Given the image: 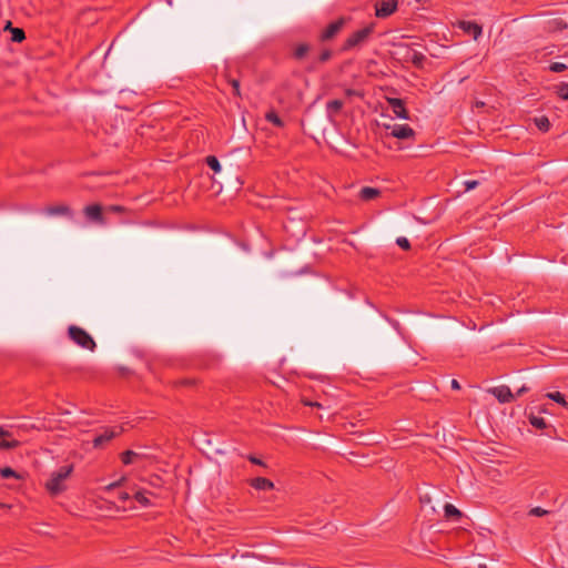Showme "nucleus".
<instances>
[{
  "label": "nucleus",
  "instance_id": "nucleus-3",
  "mask_svg": "<svg viewBox=\"0 0 568 568\" xmlns=\"http://www.w3.org/2000/svg\"><path fill=\"white\" fill-rule=\"evenodd\" d=\"M68 334L69 337L79 346L85 349L94 351L97 344L92 336L83 328L71 325L68 329Z\"/></svg>",
  "mask_w": 568,
  "mask_h": 568
},
{
  "label": "nucleus",
  "instance_id": "nucleus-37",
  "mask_svg": "<svg viewBox=\"0 0 568 568\" xmlns=\"http://www.w3.org/2000/svg\"><path fill=\"white\" fill-rule=\"evenodd\" d=\"M247 459H248L252 464H255V465H258V466H263V467H265V466H266L262 459H260V458H257V457H255V456H253V455H250V456L247 457Z\"/></svg>",
  "mask_w": 568,
  "mask_h": 568
},
{
  "label": "nucleus",
  "instance_id": "nucleus-10",
  "mask_svg": "<svg viewBox=\"0 0 568 568\" xmlns=\"http://www.w3.org/2000/svg\"><path fill=\"white\" fill-rule=\"evenodd\" d=\"M490 393L498 399L499 403H511L515 399V395L510 388L506 385L497 386L490 389Z\"/></svg>",
  "mask_w": 568,
  "mask_h": 568
},
{
  "label": "nucleus",
  "instance_id": "nucleus-29",
  "mask_svg": "<svg viewBox=\"0 0 568 568\" xmlns=\"http://www.w3.org/2000/svg\"><path fill=\"white\" fill-rule=\"evenodd\" d=\"M0 475L2 478H11V477L19 478L20 477L18 475V473L14 469H12L11 467H2L0 469Z\"/></svg>",
  "mask_w": 568,
  "mask_h": 568
},
{
  "label": "nucleus",
  "instance_id": "nucleus-15",
  "mask_svg": "<svg viewBox=\"0 0 568 568\" xmlns=\"http://www.w3.org/2000/svg\"><path fill=\"white\" fill-rule=\"evenodd\" d=\"M406 59L418 69H422L424 67V62L426 61V57L422 52L415 50H409L407 52Z\"/></svg>",
  "mask_w": 568,
  "mask_h": 568
},
{
  "label": "nucleus",
  "instance_id": "nucleus-20",
  "mask_svg": "<svg viewBox=\"0 0 568 568\" xmlns=\"http://www.w3.org/2000/svg\"><path fill=\"white\" fill-rule=\"evenodd\" d=\"M344 105V102L342 100H332L328 101L326 104V111L329 118L338 113Z\"/></svg>",
  "mask_w": 568,
  "mask_h": 568
},
{
  "label": "nucleus",
  "instance_id": "nucleus-35",
  "mask_svg": "<svg viewBox=\"0 0 568 568\" xmlns=\"http://www.w3.org/2000/svg\"><path fill=\"white\" fill-rule=\"evenodd\" d=\"M230 84L232 85V89H233V94L236 95V97H241V92H240V81L236 80V79H231L230 81Z\"/></svg>",
  "mask_w": 568,
  "mask_h": 568
},
{
  "label": "nucleus",
  "instance_id": "nucleus-26",
  "mask_svg": "<svg viewBox=\"0 0 568 568\" xmlns=\"http://www.w3.org/2000/svg\"><path fill=\"white\" fill-rule=\"evenodd\" d=\"M140 455L133 450H125L121 454V462L124 465H130L138 458Z\"/></svg>",
  "mask_w": 568,
  "mask_h": 568
},
{
  "label": "nucleus",
  "instance_id": "nucleus-23",
  "mask_svg": "<svg viewBox=\"0 0 568 568\" xmlns=\"http://www.w3.org/2000/svg\"><path fill=\"white\" fill-rule=\"evenodd\" d=\"M205 163L214 173H219L222 170L220 161L215 155L206 156Z\"/></svg>",
  "mask_w": 568,
  "mask_h": 568
},
{
  "label": "nucleus",
  "instance_id": "nucleus-17",
  "mask_svg": "<svg viewBox=\"0 0 568 568\" xmlns=\"http://www.w3.org/2000/svg\"><path fill=\"white\" fill-rule=\"evenodd\" d=\"M379 194H381V191L378 189L371 187V186H364L359 192V196L364 201H372V200L376 199L377 196H379Z\"/></svg>",
  "mask_w": 568,
  "mask_h": 568
},
{
  "label": "nucleus",
  "instance_id": "nucleus-42",
  "mask_svg": "<svg viewBox=\"0 0 568 568\" xmlns=\"http://www.w3.org/2000/svg\"><path fill=\"white\" fill-rule=\"evenodd\" d=\"M111 210L114 211V212H121L123 210L122 206H118V205H113L111 206Z\"/></svg>",
  "mask_w": 568,
  "mask_h": 568
},
{
  "label": "nucleus",
  "instance_id": "nucleus-8",
  "mask_svg": "<svg viewBox=\"0 0 568 568\" xmlns=\"http://www.w3.org/2000/svg\"><path fill=\"white\" fill-rule=\"evenodd\" d=\"M387 102L397 118L409 120V112L406 109L404 100L399 98H387Z\"/></svg>",
  "mask_w": 568,
  "mask_h": 568
},
{
  "label": "nucleus",
  "instance_id": "nucleus-12",
  "mask_svg": "<svg viewBox=\"0 0 568 568\" xmlns=\"http://www.w3.org/2000/svg\"><path fill=\"white\" fill-rule=\"evenodd\" d=\"M12 434L0 426V449H14L20 446V442L10 438Z\"/></svg>",
  "mask_w": 568,
  "mask_h": 568
},
{
  "label": "nucleus",
  "instance_id": "nucleus-34",
  "mask_svg": "<svg viewBox=\"0 0 568 568\" xmlns=\"http://www.w3.org/2000/svg\"><path fill=\"white\" fill-rule=\"evenodd\" d=\"M396 244H397L400 248H403V250H405V251H408V250L410 248V243H409V241H408L406 237H403V236H402V237H398V239L396 240Z\"/></svg>",
  "mask_w": 568,
  "mask_h": 568
},
{
  "label": "nucleus",
  "instance_id": "nucleus-5",
  "mask_svg": "<svg viewBox=\"0 0 568 568\" xmlns=\"http://www.w3.org/2000/svg\"><path fill=\"white\" fill-rule=\"evenodd\" d=\"M124 432L122 426L104 427L102 433L97 435L93 439L94 448H102L113 438L120 436Z\"/></svg>",
  "mask_w": 568,
  "mask_h": 568
},
{
  "label": "nucleus",
  "instance_id": "nucleus-43",
  "mask_svg": "<svg viewBox=\"0 0 568 568\" xmlns=\"http://www.w3.org/2000/svg\"><path fill=\"white\" fill-rule=\"evenodd\" d=\"M484 105H485V103H484L483 101H477V102L475 103V106H476V108H483Z\"/></svg>",
  "mask_w": 568,
  "mask_h": 568
},
{
  "label": "nucleus",
  "instance_id": "nucleus-14",
  "mask_svg": "<svg viewBox=\"0 0 568 568\" xmlns=\"http://www.w3.org/2000/svg\"><path fill=\"white\" fill-rule=\"evenodd\" d=\"M251 487L257 490H272L274 483L265 477H255L248 480Z\"/></svg>",
  "mask_w": 568,
  "mask_h": 568
},
{
  "label": "nucleus",
  "instance_id": "nucleus-2",
  "mask_svg": "<svg viewBox=\"0 0 568 568\" xmlns=\"http://www.w3.org/2000/svg\"><path fill=\"white\" fill-rule=\"evenodd\" d=\"M375 30V23H369L363 29H359L355 32H353L342 44L341 50L342 51H349L355 48H358L363 45L365 42L368 41L371 36L374 33Z\"/></svg>",
  "mask_w": 568,
  "mask_h": 568
},
{
  "label": "nucleus",
  "instance_id": "nucleus-22",
  "mask_svg": "<svg viewBox=\"0 0 568 568\" xmlns=\"http://www.w3.org/2000/svg\"><path fill=\"white\" fill-rule=\"evenodd\" d=\"M310 49H311L310 44H307V43H300L295 48L293 55H294V58L296 60H302L303 58L306 57V54L308 53Z\"/></svg>",
  "mask_w": 568,
  "mask_h": 568
},
{
  "label": "nucleus",
  "instance_id": "nucleus-40",
  "mask_svg": "<svg viewBox=\"0 0 568 568\" xmlns=\"http://www.w3.org/2000/svg\"><path fill=\"white\" fill-rule=\"evenodd\" d=\"M452 388L453 389H460V384L458 383L457 379H452Z\"/></svg>",
  "mask_w": 568,
  "mask_h": 568
},
{
  "label": "nucleus",
  "instance_id": "nucleus-27",
  "mask_svg": "<svg viewBox=\"0 0 568 568\" xmlns=\"http://www.w3.org/2000/svg\"><path fill=\"white\" fill-rule=\"evenodd\" d=\"M547 397L554 402H556L557 404L561 405V406H567V402L565 399V396L564 394H561L560 392H552V393H548L547 394Z\"/></svg>",
  "mask_w": 568,
  "mask_h": 568
},
{
  "label": "nucleus",
  "instance_id": "nucleus-32",
  "mask_svg": "<svg viewBox=\"0 0 568 568\" xmlns=\"http://www.w3.org/2000/svg\"><path fill=\"white\" fill-rule=\"evenodd\" d=\"M557 93L562 100H568V83H561Z\"/></svg>",
  "mask_w": 568,
  "mask_h": 568
},
{
  "label": "nucleus",
  "instance_id": "nucleus-41",
  "mask_svg": "<svg viewBox=\"0 0 568 568\" xmlns=\"http://www.w3.org/2000/svg\"><path fill=\"white\" fill-rule=\"evenodd\" d=\"M304 404L307 405V406L321 407V404L316 403V402L315 403H313V402H305Z\"/></svg>",
  "mask_w": 568,
  "mask_h": 568
},
{
  "label": "nucleus",
  "instance_id": "nucleus-7",
  "mask_svg": "<svg viewBox=\"0 0 568 568\" xmlns=\"http://www.w3.org/2000/svg\"><path fill=\"white\" fill-rule=\"evenodd\" d=\"M397 0H379L375 4V16L385 19L397 10Z\"/></svg>",
  "mask_w": 568,
  "mask_h": 568
},
{
  "label": "nucleus",
  "instance_id": "nucleus-16",
  "mask_svg": "<svg viewBox=\"0 0 568 568\" xmlns=\"http://www.w3.org/2000/svg\"><path fill=\"white\" fill-rule=\"evenodd\" d=\"M567 28H568V24L566 21H564L560 18H555V19H551L548 21L547 30L549 32H558V31H562Z\"/></svg>",
  "mask_w": 568,
  "mask_h": 568
},
{
  "label": "nucleus",
  "instance_id": "nucleus-13",
  "mask_svg": "<svg viewBox=\"0 0 568 568\" xmlns=\"http://www.w3.org/2000/svg\"><path fill=\"white\" fill-rule=\"evenodd\" d=\"M85 216L97 223L103 222L102 206L99 204H91L84 207Z\"/></svg>",
  "mask_w": 568,
  "mask_h": 568
},
{
  "label": "nucleus",
  "instance_id": "nucleus-28",
  "mask_svg": "<svg viewBox=\"0 0 568 568\" xmlns=\"http://www.w3.org/2000/svg\"><path fill=\"white\" fill-rule=\"evenodd\" d=\"M134 499L142 506L146 507L151 505L150 499L145 496L144 491H136L134 494Z\"/></svg>",
  "mask_w": 568,
  "mask_h": 568
},
{
  "label": "nucleus",
  "instance_id": "nucleus-19",
  "mask_svg": "<svg viewBox=\"0 0 568 568\" xmlns=\"http://www.w3.org/2000/svg\"><path fill=\"white\" fill-rule=\"evenodd\" d=\"M265 120L272 123L276 128H284V121L278 116L274 109H271L265 113Z\"/></svg>",
  "mask_w": 568,
  "mask_h": 568
},
{
  "label": "nucleus",
  "instance_id": "nucleus-4",
  "mask_svg": "<svg viewBox=\"0 0 568 568\" xmlns=\"http://www.w3.org/2000/svg\"><path fill=\"white\" fill-rule=\"evenodd\" d=\"M349 18L341 17L337 20L331 22L318 36L321 42H327L333 40L348 22Z\"/></svg>",
  "mask_w": 568,
  "mask_h": 568
},
{
  "label": "nucleus",
  "instance_id": "nucleus-6",
  "mask_svg": "<svg viewBox=\"0 0 568 568\" xmlns=\"http://www.w3.org/2000/svg\"><path fill=\"white\" fill-rule=\"evenodd\" d=\"M385 129L390 130L388 134L398 140H408L415 138V131L408 124L385 125Z\"/></svg>",
  "mask_w": 568,
  "mask_h": 568
},
{
  "label": "nucleus",
  "instance_id": "nucleus-31",
  "mask_svg": "<svg viewBox=\"0 0 568 568\" xmlns=\"http://www.w3.org/2000/svg\"><path fill=\"white\" fill-rule=\"evenodd\" d=\"M332 55H333L332 50H329V49H324V50L321 52V54L318 55L317 61H318V63H325V62H327L328 60H331Z\"/></svg>",
  "mask_w": 568,
  "mask_h": 568
},
{
  "label": "nucleus",
  "instance_id": "nucleus-24",
  "mask_svg": "<svg viewBox=\"0 0 568 568\" xmlns=\"http://www.w3.org/2000/svg\"><path fill=\"white\" fill-rule=\"evenodd\" d=\"M535 124L542 132H547L550 129V121L545 115L535 118Z\"/></svg>",
  "mask_w": 568,
  "mask_h": 568
},
{
  "label": "nucleus",
  "instance_id": "nucleus-30",
  "mask_svg": "<svg viewBox=\"0 0 568 568\" xmlns=\"http://www.w3.org/2000/svg\"><path fill=\"white\" fill-rule=\"evenodd\" d=\"M567 68L568 67L565 63H561V62H552L549 65V70L551 72H555V73L564 72V71L567 70Z\"/></svg>",
  "mask_w": 568,
  "mask_h": 568
},
{
  "label": "nucleus",
  "instance_id": "nucleus-38",
  "mask_svg": "<svg viewBox=\"0 0 568 568\" xmlns=\"http://www.w3.org/2000/svg\"><path fill=\"white\" fill-rule=\"evenodd\" d=\"M118 499L124 504L126 500L131 499V496L126 491H120Z\"/></svg>",
  "mask_w": 568,
  "mask_h": 568
},
{
  "label": "nucleus",
  "instance_id": "nucleus-21",
  "mask_svg": "<svg viewBox=\"0 0 568 568\" xmlns=\"http://www.w3.org/2000/svg\"><path fill=\"white\" fill-rule=\"evenodd\" d=\"M8 27L11 30V40L13 42H22L26 39V32L21 28H12L11 22H8Z\"/></svg>",
  "mask_w": 568,
  "mask_h": 568
},
{
  "label": "nucleus",
  "instance_id": "nucleus-1",
  "mask_svg": "<svg viewBox=\"0 0 568 568\" xmlns=\"http://www.w3.org/2000/svg\"><path fill=\"white\" fill-rule=\"evenodd\" d=\"M72 471L73 465H65L51 474L50 479L45 484V488L51 496H58L65 490L67 486L64 485V481Z\"/></svg>",
  "mask_w": 568,
  "mask_h": 568
},
{
  "label": "nucleus",
  "instance_id": "nucleus-25",
  "mask_svg": "<svg viewBox=\"0 0 568 568\" xmlns=\"http://www.w3.org/2000/svg\"><path fill=\"white\" fill-rule=\"evenodd\" d=\"M529 423L537 429H545L547 427L545 418L532 414L529 416Z\"/></svg>",
  "mask_w": 568,
  "mask_h": 568
},
{
  "label": "nucleus",
  "instance_id": "nucleus-39",
  "mask_svg": "<svg viewBox=\"0 0 568 568\" xmlns=\"http://www.w3.org/2000/svg\"><path fill=\"white\" fill-rule=\"evenodd\" d=\"M526 392H528V387L526 386H523L520 387L515 395V398L518 397V396H521L523 394H525Z\"/></svg>",
  "mask_w": 568,
  "mask_h": 568
},
{
  "label": "nucleus",
  "instance_id": "nucleus-9",
  "mask_svg": "<svg viewBox=\"0 0 568 568\" xmlns=\"http://www.w3.org/2000/svg\"><path fill=\"white\" fill-rule=\"evenodd\" d=\"M457 26L465 33L471 36L474 40H477L483 33L481 26L474 21L460 20L458 21Z\"/></svg>",
  "mask_w": 568,
  "mask_h": 568
},
{
  "label": "nucleus",
  "instance_id": "nucleus-36",
  "mask_svg": "<svg viewBox=\"0 0 568 568\" xmlns=\"http://www.w3.org/2000/svg\"><path fill=\"white\" fill-rule=\"evenodd\" d=\"M480 184L479 181L477 180H467L464 182V185H465V190L466 191H470V190H474L476 189L478 185Z\"/></svg>",
  "mask_w": 568,
  "mask_h": 568
},
{
  "label": "nucleus",
  "instance_id": "nucleus-33",
  "mask_svg": "<svg viewBox=\"0 0 568 568\" xmlns=\"http://www.w3.org/2000/svg\"><path fill=\"white\" fill-rule=\"evenodd\" d=\"M548 514V510L541 508V507H534L529 510V515L530 516H537V517H542L545 515Z\"/></svg>",
  "mask_w": 568,
  "mask_h": 568
},
{
  "label": "nucleus",
  "instance_id": "nucleus-11",
  "mask_svg": "<svg viewBox=\"0 0 568 568\" xmlns=\"http://www.w3.org/2000/svg\"><path fill=\"white\" fill-rule=\"evenodd\" d=\"M43 212L47 214V215H50V216H54V215H62V216H68L70 219L73 217V212L72 210L70 209V206L65 205V204H58V205H49L47 206Z\"/></svg>",
  "mask_w": 568,
  "mask_h": 568
},
{
  "label": "nucleus",
  "instance_id": "nucleus-18",
  "mask_svg": "<svg viewBox=\"0 0 568 568\" xmlns=\"http://www.w3.org/2000/svg\"><path fill=\"white\" fill-rule=\"evenodd\" d=\"M444 513L447 519L459 520L463 517L462 511L449 503L444 506Z\"/></svg>",
  "mask_w": 568,
  "mask_h": 568
}]
</instances>
